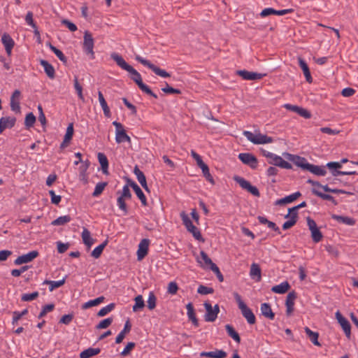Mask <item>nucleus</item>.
Here are the masks:
<instances>
[{"mask_svg": "<svg viewBox=\"0 0 358 358\" xmlns=\"http://www.w3.org/2000/svg\"><path fill=\"white\" fill-rule=\"evenodd\" d=\"M203 306L206 309V314L204 315L205 321L214 322L217 319L220 312L219 306L216 304L213 307L208 302H205Z\"/></svg>", "mask_w": 358, "mask_h": 358, "instance_id": "nucleus-8", "label": "nucleus"}, {"mask_svg": "<svg viewBox=\"0 0 358 358\" xmlns=\"http://www.w3.org/2000/svg\"><path fill=\"white\" fill-rule=\"evenodd\" d=\"M83 51L87 54L90 55L91 59L94 58V38L92 35L89 31H85L83 36Z\"/></svg>", "mask_w": 358, "mask_h": 358, "instance_id": "nucleus-6", "label": "nucleus"}, {"mask_svg": "<svg viewBox=\"0 0 358 358\" xmlns=\"http://www.w3.org/2000/svg\"><path fill=\"white\" fill-rule=\"evenodd\" d=\"M199 168L201 169L202 173H203V176L205 177V178L208 181H209L212 185H214L215 184V181H214V179H213V176L210 173L208 166L206 164H204L203 165H202Z\"/></svg>", "mask_w": 358, "mask_h": 358, "instance_id": "nucleus-49", "label": "nucleus"}, {"mask_svg": "<svg viewBox=\"0 0 358 358\" xmlns=\"http://www.w3.org/2000/svg\"><path fill=\"white\" fill-rule=\"evenodd\" d=\"M227 356V353L222 350H216L212 352H201L200 357H210V358H224Z\"/></svg>", "mask_w": 358, "mask_h": 358, "instance_id": "nucleus-28", "label": "nucleus"}, {"mask_svg": "<svg viewBox=\"0 0 358 358\" xmlns=\"http://www.w3.org/2000/svg\"><path fill=\"white\" fill-rule=\"evenodd\" d=\"M113 124L115 127V141L117 143L123 142H131V138L126 134V131L120 122L114 121Z\"/></svg>", "mask_w": 358, "mask_h": 358, "instance_id": "nucleus-7", "label": "nucleus"}, {"mask_svg": "<svg viewBox=\"0 0 358 358\" xmlns=\"http://www.w3.org/2000/svg\"><path fill=\"white\" fill-rule=\"evenodd\" d=\"M130 186L134 189V191L136 193L138 198L141 200L142 205L144 206H146L147 205L146 197H145L144 193L143 192L142 189L140 188V187L135 182H131L130 183Z\"/></svg>", "mask_w": 358, "mask_h": 358, "instance_id": "nucleus-26", "label": "nucleus"}, {"mask_svg": "<svg viewBox=\"0 0 358 358\" xmlns=\"http://www.w3.org/2000/svg\"><path fill=\"white\" fill-rule=\"evenodd\" d=\"M235 180L243 189H246L253 196H259L258 189L255 186L252 185L248 180L241 177L236 178Z\"/></svg>", "mask_w": 358, "mask_h": 358, "instance_id": "nucleus-12", "label": "nucleus"}, {"mask_svg": "<svg viewBox=\"0 0 358 358\" xmlns=\"http://www.w3.org/2000/svg\"><path fill=\"white\" fill-rule=\"evenodd\" d=\"M290 287L289 284L287 281H284L279 285H275L271 288V291L276 294H285Z\"/></svg>", "mask_w": 358, "mask_h": 358, "instance_id": "nucleus-34", "label": "nucleus"}, {"mask_svg": "<svg viewBox=\"0 0 358 358\" xmlns=\"http://www.w3.org/2000/svg\"><path fill=\"white\" fill-rule=\"evenodd\" d=\"M135 347V343L133 342H129L127 343L126 347L124 348V350L121 352L120 355L122 357L127 356L130 351Z\"/></svg>", "mask_w": 358, "mask_h": 358, "instance_id": "nucleus-64", "label": "nucleus"}, {"mask_svg": "<svg viewBox=\"0 0 358 358\" xmlns=\"http://www.w3.org/2000/svg\"><path fill=\"white\" fill-rule=\"evenodd\" d=\"M41 65L43 67L44 71L47 76L53 79L55 78V69L49 62H48L45 60H41L40 62Z\"/></svg>", "mask_w": 358, "mask_h": 358, "instance_id": "nucleus-31", "label": "nucleus"}, {"mask_svg": "<svg viewBox=\"0 0 358 358\" xmlns=\"http://www.w3.org/2000/svg\"><path fill=\"white\" fill-rule=\"evenodd\" d=\"M135 59L136 61H138V62H140L143 66H147L148 68L151 69L156 75H157L162 78L170 77V74L168 72H166L165 70L161 69L160 68L154 65L150 61L144 59L143 57H141L140 55H136Z\"/></svg>", "mask_w": 358, "mask_h": 358, "instance_id": "nucleus-5", "label": "nucleus"}, {"mask_svg": "<svg viewBox=\"0 0 358 358\" xmlns=\"http://www.w3.org/2000/svg\"><path fill=\"white\" fill-rule=\"evenodd\" d=\"M186 308H187V314L189 320L192 321V322L193 323V324L194 326L198 327L199 326V322H198V320L196 317V315H195L194 310V308H193V306H192V303H187L186 305Z\"/></svg>", "mask_w": 358, "mask_h": 358, "instance_id": "nucleus-37", "label": "nucleus"}, {"mask_svg": "<svg viewBox=\"0 0 358 358\" xmlns=\"http://www.w3.org/2000/svg\"><path fill=\"white\" fill-rule=\"evenodd\" d=\"M243 134L249 141L255 145L267 144L273 142L272 137L262 134L259 132L253 134L250 131H243Z\"/></svg>", "mask_w": 358, "mask_h": 358, "instance_id": "nucleus-3", "label": "nucleus"}, {"mask_svg": "<svg viewBox=\"0 0 358 358\" xmlns=\"http://www.w3.org/2000/svg\"><path fill=\"white\" fill-rule=\"evenodd\" d=\"M36 122V117L32 113H28L24 120V124L27 127H31Z\"/></svg>", "mask_w": 358, "mask_h": 358, "instance_id": "nucleus-57", "label": "nucleus"}, {"mask_svg": "<svg viewBox=\"0 0 358 358\" xmlns=\"http://www.w3.org/2000/svg\"><path fill=\"white\" fill-rule=\"evenodd\" d=\"M196 262L204 269H210L212 271L213 266H217L204 251H201L200 256L196 257Z\"/></svg>", "mask_w": 358, "mask_h": 358, "instance_id": "nucleus-11", "label": "nucleus"}, {"mask_svg": "<svg viewBox=\"0 0 358 358\" xmlns=\"http://www.w3.org/2000/svg\"><path fill=\"white\" fill-rule=\"evenodd\" d=\"M131 330V324L129 320H127L125 324L123 329L119 333L115 339L116 343H120L125 337V335L129 333Z\"/></svg>", "mask_w": 358, "mask_h": 358, "instance_id": "nucleus-39", "label": "nucleus"}, {"mask_svg": "<svg viewBox=\"0 0 358 358\" xmlns=\"http://www.w3.org/2000/svg\"><path fill=\"white\" fill-rule=\"evenodd\" d=\"M157 298L152 292H149L148 299L147 301L148 308L150 310H153L156 306Z\"/></svg>", "mask_w": 358, "mask_h": 358, "instance_id": "nucleus-55", "label": "nucleus"}, {"mask_svg": "<svg viewBox=\"0 0 358 358\" xmlns=\"http://www.w3.org/2000/svg\"><path fill=\"white\" fill-rule=\"evenodd\" d=\"M66 278L57 281L45 280L43 284L49 285V290L52 292L55 289L62 287L65 282Z\"/></svg>", "mask_w": 358, "mask_h": 358, "instance_id": "nucleus-43", "label": "nucleus"}, {"mask_svg": "<svg viewBox=\"0 0 358 358\" xmlns=\"http://www.w3.org/2000/svg\"><path fill=\"white\" fill-rule=\"evenodd\" d=\"M306 170L319 176H324L327 173V171L324 166L314 165L311 164H309Z\"/></svg>", "mask_w": 358, "mask_h": 358, "instance_id": "nucleus-25", "label": "nucleus"}, {"mask_svg": "<svg viewBox=\"0 0 358 358\" xmlns=\"http://www.w3.org/2000/svg\"><path fill=\"white\" fill-rule=\"evenodd\" d=\"M187 231L192 234L196 240L203 241L200 231L194 225L191 227Z\"/></svg>", "mask_w": 358, "mask_h": 358, "instance_id": "nucleus-58", "label": "nucleus"}, {"mask_svg": "<svg viewBox=\"0 0 358 358\" xmlns=\"http://www.w3.org/2000/svg\"><path fill=\"white\" fill-rule=\"evenodd\" d=\"M38 255V252L36 250L31 251L27 254L19 256L14 262L15 264L20 265L31 262Z\"/></svg>", "mask_w": 358, "mask_h": 358, "instance_id": "nucleus-18", "label": "nucleus"}, {"mask_svg": "<svg viewBox=\"0 0 358 358\" xmlns=\"http://www.w3.org/2000/svg\"><path fill=\"white\" fill-rule=\"evenodd\" d=\"M82 239L88 249H90L94 243V240L92 238L90 231L87 229L83 230Z\"/></svg>", "mask_w": 358, "mask_h": 358, "instance_id": "nucleus-33", "label": "nucleus"}, {"mask_svg": "<svg viewBox=\"0 0 358 358\" xmlns=\"http://www.w3.org/2000/svg\"><path fill=\"white\" fill-rule=\"evenodd\" d=\"M307 224L311 232V237L315 243H318L322 239V234L317 227L316 222L310 217H307Z\"/></svg>", "mask_w": 358, "mask_h": 358, "instance_id": "nucleus-9", "label": "nucleus"}, {"mask_svg": "<svg viewBox=\"0 0 358 358\" xmlns=\"http://www.w3.org/2000/svg\"><path fill=\"white\" fill-rule=\"evenodd\" d=\"M16 119L14 117H3L0 119V134L7 128L14 127Z\"/></svg>", "mask_w": 358, "mask_h": 358, "instance_id": "nucleus-20", "label": "nucleus"}, {"mask_svg": "<svg viewBox=\"0 0 358 358\" xmlns=\"http://www.w3.org/2000/svg\"><path fill=\"white\" fill-rule=\"evenodd\" d=\"M197 292L200 294L206 295L212 294L213 292V289L204 285H200L198 287Z\"/></svg>", "mask_w": 358, "mask_h": 358, "instance_id": "nucleus-63", "label": "nucleus"}, {"mask_svg": "<svg viewBox=\"0 0 358 358\" xmlns=\"http://www.w3.org/2000/svg\"><path fill=\"white\" fill-rule=\"evenodd\" d=\"M110 57L116 62V64L121 69L127 71L131 74V78L137 84L138 87L143 92L153 96L155 99L157 98V94L152 92L150 87L143 83L141 74L131 66L128 64L121 55H120L117 53L113 52L110 55Z\"/></svg>", "mask_w": 358, "mask_h": 358, "instance_id": "nucleus-1", "label": "nucleus"}, {"mask_svg": "<svg viewBox=\"0 0 358 358\" xmlns=\"http://www.w3.org/2000/svg\"><path fill=\"white\" fill-rule=\"evenodd\" d=\"M226 331L229 336L231 337L236 342L240 343L241 338L238 334L234 330V329L229 324L225 326Z\"/></svg>", "mask_w": 358, "mask_h": 358, "instance_id": "nucleus-47", "label": "nucleus"}, {"mask_svg": "<svg viewBox=\"0 0 358 358\" xmlns=\"http://www.w3.org/2000/svg\"><path fill=\"white\" fill-rule=\"evenodd\" d=\"M73 83H74V88L77 92L78 98L80 100L84 101V96L83 94V87L78 83V79L77 76L74 77Z\"/></svg>", "mask_w": 358, "mask_h": 358, "instance_id": "nucleus-52", "label": "nucleus"}, {"mask_svg": "<svg viewBox=\"0 0 358 358\" xmlns=\"http://www.w3.org/2000/svg\"><path fill=\"white\" fill-rule=\"evenodd\" d=\"M1 42L5 47L6 53L10 55L15 44L14 41L8 34H4L1 36Z\"/></svg>", "mask_w": 358, "mask_h": 358, "instance_id": "nucleus-22", "label": "nucleus"}, {"mask_svg": "<svg viewBox=\"0 0 358 358\" xmlns=\"http://www.w3.org/2000/svg\"><path fill=\"white\" fill-rule=\"evenodd\" d=\"M150 241L143 238L141 241L138 246L137 259L138 261L142 260L148 254Z\"/></svg>", "mask_w": 358, "mask_h": 358, "instance_id": "nucleus-17", "label": "nucleus"}, {"mask_svg": "<svg viewBox=\"0 0 358 358\" xmlns=\"http://www.w3.org/2000/svg\"><path fill=\"white\" fill-rule=\"evenodd\" d=\"M313 193L317 196L322 198V199L327 200V201H333L334 197L331 196L330 194H324L315 189H313Z\"/></svg>", "mask_w": 358, "mask_h": 358, "instance_id": "nucleus-61", "label": "nucleus"}, {"mask_svg": "<svg viewBox=\"0 0 358 358\" xmlns=\"http://www.w3.org/2000/svg\"><path fill=\"white\" fill-rule=\"evenodd\" d=\"M238 159L245 164L250 166L252 169H256L257 166V158L250 153H240Z\"/></svg>", "mask_w": 358, "mask_h": 358, "instance_id": "nucleus-15", "label": "nucleus"}, {"mask_svg": "<svg viewBox=\"0 0 358 358\" xmlns=\"http://www.w3.org/2000/svg\"><path fill=\"white\" fill-rule=\"evenodd\" d=\"M134 173L136 176L138 182L141 186L147 191H148V187L147 185L146 178L144 173L136 166L134 169Z\"/></svg>", "mask_w": 358, "mask_h": 358, "instance_id": "nucleus-27", "label": "nucleus"}, {"mask_svg": "<svg viewBox=\"0 0 358 358\" xmlns=\"http://www.w3.org/2000/svg\"><path fill=\"white\" fill-rule=\"evenodd\" d=\"M268 163L282 169H291L292 168L291 164L285 161L280 156L274 153L268 161Z\"/></svg>", "mask_w": 358, "mask_h": 358, "instance_id": "nucleus-16", "label": "nucleus"}, {"mask_svg": "<svg viewBox=\"0 0 358 358\" xmlns=\"http://www.w3.org/2000/svg\"><path fill=\"white\" fill-rule=\"evenodd\" d=\"M283 156L288 160L293 162L296 166L301 167V169L306 170L309 165V163L304 157H301L298 155L289 154L288 152H284Z\"/></svg>", "mask_w": 358, "mask_h": 358, "instance_id": "nucleus-10", "label": "nucleus"}, {"mask_svg": "<svg viewBox=\"0 0 358 358\" xmlns=\"http://www.w3.org/2000/svg\"><path fill=\"white\" fill-rule=\"evenodd\" d=\"M108 244V241H105L103 243L100 244L99 245L96 246L92 252L91 255L95 258H99L101 253L103 252V249Z\"/></svg>", "mask_w": 358, "mask_h": 358, "instance_id": "nucleus-45", "label": "nucleus"}, {"mask_svg": "<svg viewBox=\"0 0 358 358\" xmlns=\"http://www.w3.org/2000/svg\"><path fill=\"white\" fill-rule=\"evenodd\" d=\"M306 335L308 336L310 341L317 346H320L321 344L318 341L319 334L317 332L313 331L308 327L304 329Z\"/></svg>", "mask_w": 358, "mask_h": 358, "instance_id": "nucleus-41", "label": "nucleus"}, {"mask_svg": "<svg viewBox=\"0 0 358 358\" xmlns=\"http://www.w3.org/2000/svg\"><path fill=\"white\" fill-rule=\"evenodd\" d=\"M38 296V292H34L32 293H27L22 295L21 299L22 301H31L34 300Z\"/></svg>", "mask_w": 358, "mask_h": 358, "instance_id": "nucleus-59", "label": "nucleus"}, {"mask_svg": "<svg viewBox=\"0 0 358 358\" xmlns=\"http://www.w3.org/2000/svg\"><path fill=\"white\" fill-rule=\"evenodd\" d=\"M250 278L259 282L262 279V273L259 266L257 264L253 263L251 264L250 271Z\"/></svg>", "mask_w": 358, "mask_h": 358, "instance_id": "nucleus-23", "label": "nucleus"}, {"mask_svg": "<svg viewBox=\"0 0 358 358\" xmlns=\"http://www.w3.org/2000/svg\"><path fill=\"white\" fill-rule=\"evenodd\" d=\"M298 213H291L289 215V216L288 217H287L286 219H288L287 221L285 222L284 224H282V229L284 230H287L289 228H291L292 227H293L296 221H297V217H298Z\"/></svg>", "mask_w": 358, "mask_h": 358, "instance_id": "nucleus-40", "label": "nucleus"}, {"mask_svg": "<svg viewBox=\"0 0 358 358\" xmlns=\"http://www.w3.org/2000/svg\"><path fill=\"white\" fill-rule=\"evenodd\" d=\"M113 322V319L108 317L101 320L96 327L97 329H106L109 327Z\"/></svg>", "mask_w": 358, "mask_h": 358, "instance_id": "nucleus-60", "label": "nucleus"}, {"mask_svg": "<svg viewBox=\"0 0 358 358\" xmlns=\"http://www.w3.org/2000/svg\"><path fill=\"white\" fill-rule=\"evenodd\" d=\"M71 220L70 215H63L57 217L52 222L53 226H61L69 222Z\"/></svg>", "mask_w": 358, "mask_h": 358, "instance_id": "nucleus-46", "label": "nucleus"}, {"mask_svg": "<svg viewBox=\"0 0 358 358\" xmlns=\"http://www.w3.org/2000/svg\"><path fill=\"white\" fill-rule=\"evenodd\" d=\"M336 318L342 327L347 337H350L351 334V326L349 321L344 317L339 311L335 313Z\"/></svg>", "mask_w": 358, "mask_h": 358, "instance_id": "nucleus-14", "label": "nucleus"}, {"mask_svg": "<svg viewBox=\"0 0 358 358\" xmlns=\"http://www.w3.org/2000/svg\"><path fill=\"white\" fill-rule=\"evenodd\" d=\"M180 216L187 230L189 229L191 227L194 226L192 222L189 219V216L185 213V212H181Z\"/></svg>", "mask_w": 358, "mask_h": 358, "instance_id": "nucleus-53", "label": "nucleus"}, {"mask_svg": "<svg viewBox=\"0 0 358 358\" xmlns=\"http://www.w3.org/2000/svg\"><path fill=\"white\" fill-rule=\"evenodd\" d=\"M117 194H119L117 199V206L119 209L122 211L123 215H125L128 213V209L125 201L131 199V193L128 185H124L122 187V192H118Z\"/></svg>", "mask_w": 358, "mask_h": 358, "instance_id": "nucleus-4", "label": "nucleus"}, {"mask_svg": "<svg viewBox=\"0 0 358 358\" xmlns=\"http://www.w3.org/2000/svg\"><path fill=\"white\" fill-rule=\"evenodd\" d=\"M101 352V349L99 348H89L80 353V358H90L92 357Z\"/></svg>", "mask_w": 358, "mask_h": 358, "instance_id": "nucleus-32", "label": "nucleus"}, {"mask_svg": "<svg viewBox=\"0 0 358 358\" xmlns=\"http://www.w3.org/2000/svg\"><path fill=\"white\" fill-rule=\"evenodd\" d=\"M73 124L71 123L68 125L66 128V131L64 138L62 143L60 145V149L63 150L66 148L73 137Z\"/></svg>", "mask_w": 358, "mask_h": 358, "instance_id": "nucleus-21", "label": "nucleus"}, {"mask_svg": "<svg viewBox=\"0 0 358 358\" xmlns=\"http://www.w3.org/2000/svg\"><path fill=\"white\" fill-rule=\"evenodd\" d=\"M135 304L133 306V311L137 312L138 310L143 308L145 306V303L141 295H138L134 299Z\"/></svg>", "mask_w": 358, "mask_h": 358, "instance_id": "nucleus-48", "label": "nucleus"}, {"mask_svg": "<svg viewBox=\"0 0 358 358\" xmlns=\"http://www.w3.org/2000/svg\"><path fill=\"white\" fill-rule=\"evenodd\" d=\"M90 162L88 160L81 163L79 167V176L81 180H87V171L89 168Z\"/></svg>", "mask_w": 358, "mask_h": 358, "instance_id": "nucleus-44", "label": "nucleus"}, {"mask_svg": "<svg viewBox=\"0 0 358 358\" xmlns=\"http://www.w3.org/2000/svg\"><path fill=\"white\" fill-rule=\"evenodd\" d=\"M296 299V294L295 292L292 291L287 294L285 301L286 314L287 315H290L294 311V301Z\"/></svg>", "mask_w": 358, "mask_h": 358, "instance_id": "nucleus-19", "label": "nucleus"}, {"mask_svg": "<svg viewBox=\"0 0 358 358\" xmlns=\"http://www.w3.org/2000/svg\"><path fill=\"white\" fill-rule=\"evenodd\" d=\"M115 308V303H111L105 307H103L99 310V311L97 313V316L99 317H103L106 315L108 313L111 312Z\"/></svg>", "mask_w": 358, "mask_h": 358, "instance_id": "nucleus-51", "label": "nucleus"}, {"mask_svg": "<svg viewBox=\"0 0 358 358\" xmlns=\"http://www.w3.org/2000/svg\"><path fill=\"white\" fill-rule=\"evenodd\" d=\"M97 157H98L99 162L101 166L102 172L104 174H108V161L106 156L102 152H99L97 155Z\"/></svg>", "mask_w": 358, "mask_h": 358, "instance_id": "nucleus-35", "label": "nucleus"}, {"mask_svg": "<svg viewBox=\"0 0 358 358\" xmlns=\"http://www.w3.org/2000/svg\"><path fill=\"white\" fill-rule=\"evenodd\" d=\"M55 306L53 304H48L43 307L42 310L38 315V318L44 317L48 313L51 312L54 309Z\"/></svg>", "mask_w": 358, "mask_h": 358, "instance_id": "nucleus-62", "label": "nucleus"}, {"mask_svg": "<svg viewBox=\"0 0 358 358\" xmlns=\"http://www.w3.org/2000/svg\"><path fill=\"white\" fill-rule=\"evenodd\" d=\"M104 301L103 296H99L94 299L90 300L82 305L83 309H87L93 306H98Z\"/></svg>", "mask_w": 358, "mask_h": 358, "instance_id": "nucleus-42", "label": "nucleus"}, {"mask_svg": "<svg viewBox=\"0 0 358 358\" xmlns=\"http://www.w3.org/2000/svg\"><path fill=\"white\" fill-rule=\"evenodd\" d=\"M331 217L338 222L343 223L348 226H352L355 223V221L353 218L348 216L333 215Z\"/></svg>", "mask_w": 358, "mask_h": 358, "instance_id": "nucleus-36", "label": "nucleus"}, {"mask_svg": "<svg viewBox=\"0 0 358 358\" xmlns=\"http://www.w3.org/2000/svg\"><path fill=\"white\" fill-rule=\"evenodd\" d=\"M298 61H299V65L303 72V74L305 76L306 81L309 83H312L313 78L310 75V72L308 64H306L305 60H303L301 57H299Z\"/></svg>", "mask_w": 358, "mask_h": 358, "instance_id": "nucleus-24", "label": "nucleus"}, {"mask_svg": "<svg viewBox=\"0 0 358 358\" xmlns=\"http://www.w3.org/2000/svg\"><path fill=\"white\" fill-rule=\"evenodd\" d=\"M261 312L262 314L266 318H268L270 320H273L275 315L273 312L272 311V309L271 308V306L268 303H264L261 305Z\"/></svg>", "mask_w": 358, "mask_h": 358, "instance_id": "nucleus-30", "label": "nucleus"}, {"mask_svg": "<svg viewBox=\"0 0 358 358\" xmlns=\"http://www.w3.org/2000/svg\"><path fill=\"white\" fill-rule=\"evenodd\" d=\"M108 183L106 182H101L96 185L94 190L92 193V196L94 197L99 196L104 190L105 187L107 186Z\"/></svg>", "mask_w": 358, "mask_h": 358, "instance_id": "nucleus-50", "label": "nucleus"}, {"mask_svg": "<svg viewBox=\"0 0 358 358\" xmlns=\"http://www.w3.org/2000/svg\"><path fill=\"white\" fill-rule=\"evenodd\" d=\"M233 295L238 304V308L241 310L243 316L246 319L248 323L250 324H254L256 322V318L251 309L247 306L243 301L241 295L237 292H234Z\"/></svg>", "mask_w": 358, "mask_h": 358, "instance_id": "nucleus-2", "label": "nucleus"}, {"mask_svg": "<svg viewBox=\"0 0 358 358\" xmlns=\"http://www.w3.org/2000/svg\"><path fill=\"white\" fill-rule=\"evenodd\" d=\"M50 49L56 55V56L59 59L60 61L63 62H66V57L64 56L63 52L57 49L56 47L52 45V44L49 45Z\"/></svg>", "mask_w": 358, "mask_h": 358, "instance_id": "nucleus-56", "label": "nucleus"}, {"mask_svg": "<svg viewBox=\"0 0 358 358\" xmlns=\"http://www.w3.org/2000/svg\"><path fill=\"white\" fill-rule=\"evenodd\" d=\"M236 74L241 76L243 80H260L266 76L264 73H259L246 70H238L236 71Z\"/></svg>", "mask_w": 358, "mask_h": 358, "instance_id": "nucleus-13", "label": "nucleus"}, {"mask_svg": "<svg viewBox=\"0 0 358 358\" xmlns=\"http://www.w3.org/2000/svg\"><path fill=\"white\" fill-rule=\"evenodd\" d=\"M28 313V310L24 309L22 311H14L13 313V320H12V324H16L22 317L24 316Z\"/></svg>", "mask_w": 358, "mask_h": 358, "instance_id": "nucleus-54", "label": "nucleus"}, {"mask_svg": "<svg viewBox=\"0 0 358 358\" xmlns=\"http://www.w3.org/2000/svg\"><path fill=\"white\" fill-rule=\"evenodd\" d=\"M301 195V194L299 192H296L284 198L277 200L275 201V205H283L285 203H292V201H295L297 198H299Z\"/></svg>", "mask_w": 358, "mask_h": 358, "instance_id": "nucleus-29", "label": "nucleus"}, {"mask_svg": "<svg viewBox=\"0 0 358 358\" xmlns=\"http://www.w3.org/2000/svg\"><path fill=\"white\" fill-rule=\"evenodd\" d=\"M98 96H99V101L100 103V105L103 109V114L106 117H110V110L109 107L107 105V103L103 97V95L101 91L98 92Z\"/></svg>", "mask_w": 358, "mask_h": 358, "instance_id": "nucleus-38", "label": "nucleus"}]
</instances>
